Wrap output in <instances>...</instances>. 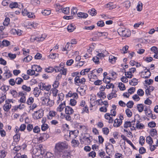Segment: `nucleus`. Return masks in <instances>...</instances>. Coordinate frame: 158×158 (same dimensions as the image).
I'll use <instances>...</instances> for the list:
<instances>
[{
	"label": "nucleus",
	"instance_id": "obj_16",
	"mask_svg": "<svg viewBox=\"0 0 158 158\" xmlns=\"http://www.w3.org/2000/svg\"><path fill=\"white\" fill-rule=\"evenodd\" d=\"M45 157L47 158H58L57 156H54L53 154L50 152H47L45 156Z\"/></svg>",
	"mask_w": 158,
	"mask_h": 158
},
{
	"label": "nucleus",
	"instance_id": "obj_29",
	"mask_svg": "<svg viewBox=\"0 0 158 158\" xmlns=\"http://www.w3.org/2000/svg\"><path fill=\"white\" fill-rule=\"evenodd\" d=\"M54 71V68L52 67H49L48 68H46L45 69V71L48 73H51Z\"/></svg>",
	"mask_w": 158,
	"mask_h": 158
},
{
	"label": "nucleus",
	"instance_id": "obj_5",
	"mask_svg": "<svg viewBox=\"0 0 158 158\" xmlns=\"http://www.w3.org/2000/svg\"><path fill=\"white\" fill-rule=\"evenodd\" d=\"M80 76H76L74 79L75 84L77 85H79L78 84L80 83H81V84H84L85 81V79L84 78H82L81 79H80Z\"/></svg>",
	"mask_w": 158,
	"mask_h": 158
},
{
	"label": "nucleus",
	"instance_id": "obj_8",
	"mask_svg": "<svg viewBox=\"0 0 158 158\" xmlns=\"http://www.w3.org/2000/svg\"><path fill=\"white\" fill-rule=\"evenodd\" d=\"M32 69L34 71H37V72H40L42 69V68L39 65H34L32 66Z\"/></svg>",
	"mask_w": 158,
	"mask_h": 158
},
{
	"label": "nucleus",
	"instance_id": "obj_62",
	"mask_svg": "<svg viewBox=\"0 0 158 158\" xmlns=\"http://www.w3.org/2000/svg\"><path fill=\"white\" fill-rule=\"evenodd\" d=\"M59 85V82L57 80L55 81L54 82L52 85V86L54 88H56L58 87Z\"/></svg>",
	"mask_w": 158,
	"mask_h": 158
},
{
	"label": "nucleus",
	"instance_id": "obj_55",
	"mask_svg": "<svg viewBox=\"0 0 158 158\" xmlns=\"http://www.w3.org/2000/svg\"><path fill=\"white\" fill-rule=\"evenodd\" d=\"M8 56L10 57V60H12L16 57V55L15 54H13L10 53L8 54Z\"/></svg>",
	"mask_w": 158,
	"mask_h": 158
},
{
	"label": "nucleus",
	"instance_id": "obj_37",
	"mask_svg": "<svg viewBox=\"0 0 158 158\" xmlns=\"http://www.w3.org/2000/svg\"><path fill=\"white\" fill-rule=\"evenodd\" d=\"M134 105V102L132 101H130L127 103L126 105L128 108H131L133 107Z\"/></svg>",
	"mask_w": 158,
	"mask_h": 158
},
{
	"label": "nucleus",
	"instance_id": "obj_38",
	"mask_svg": "<svg viewBox=\"0 0 158 158\" xmlns=\"http://www.w3.org/2000/svg\"><path fill=\"white\" fill-rule=\"evenodd\" d=\"M61 10L62 12L65 14H68L69 13V7L64 8Z\"/></svg>",
	"mask_w": 158,
	"mask_h": 158
},
{
	"label": "nucleus",
	"instance_id": "obj_14",
	"mask_svg": "<svg viewBox=\"0 0 158 158\" xmlns=\"http://www.w3.org/2000/svg\"><path fill=\"white\" fill-rule=\"evenodd\" d=\"M131 33V32L130 31L126 29L123 32V33H122V35L123 37H127L130 36Z\"/></svg>",
	"mask_w": 158,
	"mask_h": 158
},
{
	"label": "nucleus",
	"instance_id": "obj_10",
	"mask_svg": "<svg viewBox=\"0 0 158 158\" xmlns=\"http://www.w3.org/2000/svg\"><path fill=\"white\" fill-rule=\"evenodd\" d=\"M20 134L19 133L16 134L13 136V139L14 140V142L16 143L18 142L20 139Z\"/></svg>",
	"mask_w": 158,
	"mask_h": 158
},
{
	"label": "nucleus",
	"instance_id": "obj_18",
	"mask_svg": "<svg viewBox=\"0 0 158 158\" xmlns=\"http://www.w3.org/2000/svg\"><path fill=\"white\" fill-rule=\"evenodd\" d=\"M88 13L92 16L95 15L97 14L96 10L94 8L89 10L88 11Z\"/></svg>",
	"mask_w": 158,
	"mask_h": 158
},
{
	"label": "nucleus",
	"instance_id": "obj_31",
	"mask_svg": "<svg viewBox=\"0 0 158 158\" xmlns=\"http://www.w3.org/2000/svg\"><path fill=\"white\" fill-rule=\"evenodd\" d=\"M126 113L127 116L129 118L131 117L132 115V112L131 110L127 108L126 110Z\"/></svg>",
	"mask_w": 158,
	"mask_h": 158
},
{
	"label": "nucleus",
	"instance_id": "obj_21",
	"mask_svg": "<svg viewBox=\"0 0 158 158\" xmlns=\"http://www.w3.org/2000/svg\"><path fill=\"white\" fill-rule=\"evenodd\" d=\"M105 146H106V152L107 154H108L109 152V151H107V150H110V148L111 147H112V148H113L114 146L112 144L109 143H108L107 144H106L105 145Z\"/></svg>",
	"mask_w": 158,
	"mask_h": 158
},
{
	"label": "nucleus",
	"instance_id": "obj_33",
	"mask_svg": "<svg viewBox=\"0 0 158 158\" xmlns=\"http://www.w3.org/2000/svg\"><path fill=\"white\" fill-rule=\"evenodd\" d=\"M15 83L17 85H20L21 84L22 82L23 81V80L20 77H17V78L15 80Z\"/></svg>",
	"mask_w": 158,
	"mask_h": 158
},
{
	"label": "nucleus",
	"instance_id": "obj_48",
	"mask_svg": "<svg viewBox=\"0 0 158 158\" xmlns=\"http://www.w3.org/2000/svg\"><path fill=\"white\" fill-rule=\"evenodd\" d=\"M51 91H52V93L53 94V96L54 97H56L57 94L58 93V90L56 89V88H54L52 89Z\"/></svg>",
	"mask_w": 158,
	"mask_h": 158
},
{
	"label": "nucleus",
	"instance_id": "obj_63",
	"mask_svg": "<svg viewBox=\"0 0 158 158\" xmlns=\"http://www.w3.org/2000/svg\"><path fill=\"white\" fill-rule=\"evenodd\" d=\"M22 14L23 16H28L29 14H30V12H28L27 9H24L22 12Z\"/></svg>",
	"mask_w": 158,
	"mask_h": 158
},
{
	"label": "nucleus",
	"instance_id": "obj_32",
	"mask_svg": "<svg viewBox=\"0 0 158 158\" xmlns=\"http://www.w3.org/2000/svg\"><path fill=\"white\" fill-rule=\"evenodd\" d=\"M0 96V104H1L6 99V94L2 93L1 95Z\"/></svg>",
	"mask_w": 158,
	"mask_h": 158
},
{
	"label": "nucleus",
	"instance_id": "obj_25",
	"mask_svg": "<svg viewBox=\"0 0 158 158\" xmlns=\"http://www.w3.org/2000/svg\"><path fill=\"white\" fill-rule=\"evenodd\" d=\"M71 143L72 144L73 146L74 147L78 146L79 144L78 141L74 139H73L72 140Z\"/></svg>",
	"mask_w": 158,
	"mask_h": 158
},
{
	"label": "nucleus",
	"instance_id": "obj_19",
	"mask_svg": "<svg viewBox=\"0 0 158 158\" xmlns=\"http://www.w3.org/2000/svg\"><path fill=\"white\" fill-rule=\"evenodd\" d=\"M144 68H145V69L144 70H146V69L147 70V71L144 72L145 74H146V73H149L148 75V76H144L143 77H142L141 76V77L143 78H148L149 77H150L151 76V73L150 71V68L147 69L146 67H144Z\"/></svg>",
	"mask_w": 158,
	"mask_h": 158
},
{
	"label": "nucleus",
	"instance_id": "obj_30",
	"mask_svg": "<svg viewBox=\"0 0 158 158\" xmlns=\"http://www.w3.org/2000/svg\"><path fill=\"white\" fill-rule=\"evenodd\" d=\"M150 134L151 136L153 137L154 135H157V131L156 129H152L150 131Z\"/></svg>",
	"mask_w": 158,
	"mask_h": 158
},
{
	"label": "nucleus",
	"instance_id": "obj_40",
	"mask_svg": "<svg viewBox=\"0 0 158 158\" xmlns=\"http://www.w3.org/2000/svg\"><path fill=\"white\" fill-rule=\"evenodd\" d=\"M48 128V125L45 123H44L41 125V129L43 131H45Z\"/></svg>",
	"mask_w": 158,
	"mask_h": 158
},
{
	"label": "nucleus",
	"instance_id": "obj_49",
	"mask_svg": "<svg viewBox=\"0 0 158 158\" xmlns=\"http://www.w3.org/2000/svg\"><path fill=\"white\" fill-rule=\"evenodd\" d=\"M156 123L153 121L149 122L148 124V127L151 128L155 127L156 126Z\"/></svg>",
	"mask_w": 158,
	"mask_h": 158
},
{
	"label": "nucleus",
	"instance_id": "obj_56",
	"mask_svg": "<svg viewBox=\"0 0 158 158\" xmlns=\"http://www.w3.org/2000/svg\"><path fill=\"white\" fill-rule=\"evenodd\" d=\"M137 93L140 96H142L144 95V91L142 89H139L137 92Z\"/></svg>",
	"mask_w": 158,
	"mask_h": 158
},
{
	"label": "nucleus",
	"instance_id": "obj_42",
	"mask_svg": "<svg viewBox=\"0 0 158 158\" xmlns=\"http://www.w3.org/2000/svg\"><path fill=\"white\" fill-rule=\"evenodd\" d=\"M99 59L98 57L94 56L93 57L92 60L95 64H98L100 63Z\"/></svg>",
	"mask_w": 158,
	"mask_h": 158
},
{
	"label": "nucleus",
	"instance_id": "obj_58",
	"mask_svg": "<svg viewBox=\"0 0 158 158\" xmlns=\"http://www.w3.org/2000/svg\"><path fill=\"white\" fill-rule=\"evenodd\" d=\"M77 103L76 101L73 99H71L70 100V105L72 106H75Z\"/></svg>",
	"mask_w": 158,
	"mask_h": 158
},
{
	"label": "nucleus",
	"instance_id": "obj_61",
	"mask_svg": "<svg viewBox=\"0 0 158 158\" xmlns=\"http://www.w3.org/2000/svg\"><path fill=\"white\" fill-rule=\"evenodd\" d=\"M146 149L144 148L143 147H141L140 148L139 150V153L140 154H143L146 152Z\"/></svg>",
	"mask_w": 158,
	"mask_h": 158
},
{
	"label": "nucleus",
	"instance_id": "obj_43",
	"mask_svg": "<svg viewBox=\"0 0 158 158\" xmlns=\"http://www.w3.org/2000/svg\"><path fill=\"white\" fill-rule=\"evenodd\" d=\"M10 44V42L6 40H4L2 42V45L4 46H7Z\"/></svg>",
	"mask_w": 158,
	"mask_h": 158
},
{
	"label": "nucleus",
	"instance_id": "obj_45",
	"mask_svg": "<svg viewBox=\"0 0 158 158\" xmlns=\"http://www.w3.org/2000/svg\"><path fill=\"white\" fill-rule=\"evenodd\" d=\"M34 102V98L31 97H30L28 99L27 102V103L28 105H31Z\"/></svg>",
	"mask_w": 158,
	"mask_h": 158
},
{
	"label": "nucleus",
	"instance_id": "obj_17",
	"mask_svg": "<svg viewBox=\"0 0 158 158\" xmlns=\"http://www.w3.org/2000/svg\"><path fill=\"white\" fill-rule=\"evenodd\" d=\"M9 86H6V85H3L0 88V90H1L3 91H4L3 94H5L7 91L9 89ZM1 95V94L0 93V96Z\"/></svg>",
	"mask_w": 158,
	"mask_h": 158
},
{
	"label": "nucleus",
	"instance_id": "obj_4",
	"mask_svg": "<svg viewBox=\"0 0 158 158\" xmlns=\"http://www.w3.org/2000/svg\"><path fill=\"white\" fill-rule=\"evenodd\" d=\"M120 121H118V118L116 119L114 121V123L113 126L115 127H119L122 123V120L124 119L123 116L120 115L119 116Z\"/></svg>",
	"mask_w": 158,
	"mask_h": 158
},
{
	"label": "nucleus",
	"instance_id": "obj_15",
	"mask_svg": "<svg viewBox=\"0 0 158 158\" xmlns=\"http://www.w3.org/2000/svg\"><path fill=\"white\" fill-rule=\"evenodd\" d=\"M77 15L79 17L84 19L86 18L88 16L87 14L81 12L78 13Z\"/></svg>",
	"mask_w": 158,
	"mask_h": 158
},
{
	"label": "nucleus",
	"instance_id": "obj_57",
	"mask_svg": "<svg viewBox=\"0 0 158 158\" xmlns=\"http://www.w3.org/2000/svg\"><path fill=\"white\" fill-rule=\"evenodd\" d=\"M27 73L29 75L32 76L35 74V72L33 70L29 69L27 71Z\"/></svg>",
	"mask_w": 158,
	"mask_h": 158
},
{
	"label": "nucleus",
	"instance_id": "obj_1",
	"mask_svg": "<svg viewBox=\"0 0 158 158\" xmlns=\"http://www.w3.org/2000/svg\"><path fill=\"white\" fill-rule=\"evenodd\" d=\"M68 148V144L66 141L59 142L55 145L54 152L55 155L60 156L64 150Z\"/></svg>",
	"mask_w": 158,
	"mask_h": 158
},
{
	"label": "nucleus",
	"instance_id": "obj_27",
	"mask_svg": "<svg viewBox=\"0 0 158 158\" xmlns=\"http://www.w3.org/2000/svg\"><path fill=\"white\" fill-rule=\"evenodd\" d=\"M118 87L120 90L123 91L126 89L125 86L124 84L122 82H120L118 84Z\"/></svg>",
	"mask_w": 158,
	"mask_h": 158
},
{
	"label": "nucleus",
	"instance_id": "obj_35",
	"mask_svg": "<svg viewBox=\"0 0 158 158\" xmlns=\"http://www.w3.org/2000/svg\"><path fill=\"white\" fill-rule=\"evenodd\" d=\"M32 58L31 56L28 55L25 57L23 59V60L28 63L31 60Z\"/></svg>",
	"mask_w": 158,
	"mask_h": 158
},
{
	"label": "nucleus",
	"instance_id": "obj_34",
	"mask_svg": "<svg viewBox=\"0 0 158 158\" xmlns=\"http://www.w3.org/2000/svg\"><path fill=\"white\" fill-rule=\"evenodd\" d=\"M59 54L57 53H52L49 55V57L52 59H55L56 57H58Z\"/></svg>",
	"mask_w": 158,
	"mask_h": 158
},
{
	"label": "nucleus",
	"instance_id": "obj_9",
	"mask_svg": "<svg viewBox=\"0 0 158 158\" xmlns=\"http://www.w3.org/2000/svg\"><path fill=\"white\" fill-rule=\"evenodd\" d=\"M116 5L113 4V3L111 2H110L106 5V7L107 8H109V10H112L116 7Z\"/></svg>",
	"mask_w": 158,
	"mask_h": 158
},
{
	"label": "nucleus",
	"instance_id": "obj_2",
	"mask_svg": "<svg viewBox=\"0 0 158 158\" xmlns=\"http://www.w3.org/2000/svg\"><path fill=\"white\" fill-rule=\"evenodd\" d=\"M4 70L5 72L3 74L5 75V79L3 78L2 80L5 81L6 79L9 78L10 77H12V74L11 73L8 67L6 66L4 67Z\"/></svg>",
	"mask_w": 158,
	"mask_h": 158
},
{
	"label": "nucleus",
	"instance_id": "obj_64",
	"mask_svg": "<svg viewBox=\"0 0 158 158\" xmlns=\"http://www.w3.org/2000/svg\"><path fill=\"white\" fill-rule=\"evenodd\" d=\"M9 83L12 86H14L15 85V81L13 78L10 79L9 81Z\"/></svg>",
	"mask_w": 158,
	"mask_h": 158
},
{
	"label": "nucleus",
	"instance_id": "obj_60",
	"mask_svg": "<svg viewBox=\"0 0 158 158\" xmlns=\"http://www.w3.org/2000/svg\"><path fill=\"white\" fill-rule=\"evenodd\" d=\"M26 101V97L25 96H23L19 100V102L22 103H25Z\"/></svg>",
	"mask_w": 158,
	"mask_h": 158
},
{
	"label": "nucleus",
	"instance_id": "obj_24",
	"mask_svg": "<svg viewBox=\"0 0 158 158\" xmlns=\"http://www.w3.org/2000/svg\"><path fill=\"white\" fill-rule=\"evenodd\" d=\"M137 108L138 111L139 112H141L143 110L144 106L142 104H138L137 106Z\"/></svg>",
	"mask_w": 158,
	"mask_h": 158
},
{
	"label": "nucleus",
	"instance_id": "obj_47",
	"mask_svg": "<svg viewBox=\"0 0 158 158\" xmlns=\"http://www.w3.org/2000/svg\"><path fill=\"white\" fill-rule=\"evenodd\" d=\"M10 93L14 98H16L18 96V93H17L15 90H13L12 91H10Z\"/></svg>",
	"mask_w": 158,
	"mask_h": 158
},
{
	"label": "nucleus",
	"instance_id": "obj_3",
	"mask_svg": "<svg viewBox=\"0 0 158 158\" xmlns=\"http://www.w3.org/2000/svg\"><path fill=\"white\" fill-rule=\"evenodd\" d=\"M33 115L34 116V119H38L43 117L44 115V112L43 111L39 110L35 111L34 114H33Z\"/></svg>",
	"mask_w": 158,
	"mask_h": 158
},
{
	"label": "nucleus",
	"instance_id": "obj_23",
	"mask_svg": "<svg viewBox=\"0 0 158 158\" xmlns=\"http://www.w3.org/2000/svg\"><path fill=\"white\" fill-rule=\"evenodd\" d=\"M117 59V58L111 55L109 57V61L112 64L114 63Z\"/></svg>",
	"mask_w": 158,
	"mask_h": 158
},
{
	"label": "nucleus",
	"instance_id": "obj_28",
	"mask_svg": "<svg viewBox=\"0 0 158 158\" xmlns=\"http://www.w3.org/2000/svg\"><path fill=\"white\" fill-rule=\"evenodd\" d=\"M22 88L23 90L27 92H29L31 90L30 87L27 86L26 85H23L22 87Z\"/></svg>",
	"mask_w": 158,
	"mask_h": 158
},
{
	"label": "nucleus",
	"instance_id": "obj_51",
	"mask_svg": "<svg viewBox=\"0 0 158 158\" xmlns=\"http://www.w3.org/2000/svg\"><path fill=\"white\" fill-rule=\"evenodd\" d=\"M51 11L50 10H45L42 11V13L44 15H48L50 14Z\"/></svg>",
	"mask_w": 158,
	"mask_h": 158
},
{
	"label": "nucleus",
	"instance_id": "obj_59",
	"mask_svg": "<svg viewBox=\"0 0 158 158\" xmlns=\"http://www.w3.org/2000/svg\"><path fill=\"white\" fill-rule=\"evenodd\" d=\"M33 125L29 124L27 125V129L28 131L30 132L33 129Z\"/></svg>",
	"mask_w": 158,
	"mask_h": 158
},
{
	"label": "nucleus",
	"instance_id": "obj_50",
	"mask_svg": "<svg viewBox=\"0 0 158 158\" xmlns=\"http://www.w3.org/2000/svg\"><path fill=\"white\" fill-rule=\"evenodd\" d=\"M144 137L143 136H141L139 138V143L142 146L144 144Z\"/></svg>",
	"mask_w": 158,
	"mask_h": 158
},
{
	"label": "nucleus",
	"instance_id": "obj_22",
	"mask_svg": "<svg viewBox=\"0 0 158 158\" xmlns=\"http://www.w3.org/2000/svg\"><path fill=\"white\" fill-rule=\"evenodd\" d=\"M146 142L149 144L150 146H152V144L153 143L152 138L150 136H148L146 138Z\"/></svg>",
	"mask_w": 158,
	"mask_h": 158
},
{
	"label": "nucleus",
	"instance_id": "obj_12",
	"mask_svg": "<svg viewBox=\"0 0 158 158\" xmlns=\"http://www.w3.org/2000/svg\"><path fill=\"white\" fill-rule=\"evenodd\" d=\"M138 79L133 78L131 80H129V84L132 86H135L138 83Z\"/></svg>",
	"mask_w": 158,
	"mask_h": 158
},
{
	"label": "nucleus",
	"instance_id": "obj_20",
	"mask_svg": "<svg viewBox=\"0 0 158 158\" xmlns=\"http://www.w3.org/2000/svg\"><path fill=\"white\" fill-rule=\"evenodd\" d=\"M11 105L10 104H5L3 107L4 110L6 112H8L9 110L10 109Z\"/></svg>",
	"mask_w": 158,
	"mask_h": 158
},
{
	"label": "nucleus",
	"instance_id": "obj_41",
	"mask_svg": "<svg viewBox=\"0 0 158 158\" xmlns=\"http://www.w3.org/2000/svg\"><path fill=\"white\" fill-rule=\"evenodd\" d=\"M10 22V19L8 17H6L4 22L3 24L4 26H7L9 24Z\"/></svg>",
	"mask_w": 158,
	"mask_h": 158
},
{
	"label": "nucleus",
	"instance_id": "obj_11",
	"mask_svg": "<svg viewBox=\"0 0 158 158\" xmlns=\"http://www.w3.org/2000/svg\"><path fill=\"white\" fill-rule=\"evenodd\" d=\"M41 92V91L40 90H39L37 87H36L34 89V94L35 97H38Z\"/></svg>",
	"mask_w": 158,
	"mask_h": 158
},
{
	"label": "nucleus",
	"instance_id": "obj_26",
	"mask_svg": "<svg viewBox=\"0 0 158 158\" xmlns=\"http://www.w3.org/2000/svg\"><path fill=\"white\" fill-rule=\"evenodd\" d=\"M18 4L17 2H12L9 5V7L11 9L18 7Z\"/></svg>",
	"mask_w": 158,
	"mask_h": 158
},
{
	"label": "nucleus",
	"instance_id": "obj_53",
	"mask_svg": "<svg viewBox=\"0 0 158 158\" xmlns=\"http://www.w3.org/2000/svg\"><path fill=\"white\" fill-rule=\"evenodd\" d=\"M53 105V103L52 100H51L48 97V100L47 103V106H51Z\"/></svg>",
	"mask_w": 158,
	"mask_h": 158
},
{
	"label": "nucleus",
	"instance_id": "obj_36",
	"mask_svg": "<svg viewBox=\"0 0 158 158\" xmlns=\"http://www.w3.org/2000/svg\"><path fill=\"white\" fill-rule=\"evenodd\" d=\"M131 127V123L130 121H126L124 125V127L126 128Z\"/></svg>",
	"mask_w": 158,
	"mask_h": 158
},
{
	"label": "nucleus",
	"instance_id": "obj_39",
	"mask_svg": "<svg viewBox=\"0 0 158 158\" xmlns=\"http://www.w3.org/2000/svg\"><path fill=\"white\" fill-rule=\"evenodd\" d=\"M48 98L43 97L41 98V100L42 101V104L43 105H47V103L48 100Z\"/></svg>",
	"mask_w": 158,
	"mask_h": 158
},
{
	"label": "nucleus",
	"instance_id": "obj_7",
	"mask_svg": "<svg viewBox=\"0 0 158 158\" xmlns=\"http://www.w3.org/2000/svg\"><path fill=\"white\" fill-rule=\"evenodd\" d=\"M74 110L70 106H67L65 108V113L67 114H73Z\"/></svg>",
	"mask_w": 158,
	"mask_h": 158
},
{
	"label": "nucleus",
	"instance_id": "obj_46",
	"mask_svg": "<svg viewBox=\"0 0 158 158\" xmlns=\"http://www.w3.org/2000/svg\"><path fill=\"white\" fill-rule=\"evenodd\" d=\"M102 131L103 134L106 135H107L109 132V129L107 127L103 128Z\"/></svg>",
	"mask_w": 158,
	"mask_h": 158
},
{
	"label": "nucleus",
	"instance_id": "obj_13",
	"mask_svg": "<svg viewBox=\"0 0 158 158\" xmlns=\"http://www.w3.org/2000/svg\"><path fill=\"white\" fill-rule=\"evenodd\" d=\"M68 31L69 32H73L76 29V27L73 24L69 25L67 28Z\"/></svg>",
	"mask_w": 158,
	"mask_h": 158
},
{
	"label": "nucleus",
	"instance_id": "obj_52",
	"mask_svg": "<svg viewBox=\"0 0 158 158\" xmlns=\"http://www.w3.org/2000/svg\"><path fill=\"white\" fill-rule=\"evenodd\" d=\"M97 24L98 26L101 27H103L105 25L104 22L102 20L98 21Z\"/></svg>",
	"mask_w": 158,
	"mask_h": 158
},
{
	"label": "nucleus",
	"instance_id": "obj_6",
	"mask_svg": "<svg viewBox=\"0 0 158 158\" xmlns=\"http://www.w3.org/2000/svg\"><path fill=\"white\" fill-rule=\"evenodd\" d=\"M40 136L39 138V140L42 141H44L49 138V135L46 133H40Z\"/></svg>",
	"mask_w": 158,
	"mask_h": 158
},
{
	"label": "nucleus",
	"instance_id": "obj_54",
	"mask_svg": "<svg viewBox=\"0 0 158 158\" xmlns=\"http://www.w3.org/2000/svg\"><path fill=\"white\" fill-rule=\"evenodd\" d=\"M33 131L35 133H38L40 131V128L38 126H36L33 128Z\"/></svg>",
	"mask_w": 158,
	"mask_h": 158
},
{
	"label": "nucleus",
	"instance_id": "obj_44",
	"mask_svg": "<svg viewBox=\"0 0 158 158\" xmlns=\"http://www.w3.org/2000/svg\"><path fill=\"white\" fill-rule=\"evenodd\" d=\"M78 9L76 7H73L71 10V15H73L77 13Z\"/></svg>",
	"mask_w": 158,
	"mask_h": 158
}]
</instances>
